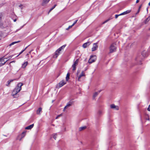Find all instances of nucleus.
<instances>
[{"instance_id": "4c0bfd02", "label": "nucleus", "mask_w": 150, "mask_h": 150, "mask_svg": "<svg viewBox=\"0 0 150 150\" xmlns=\"http://www.w3.org/2000/svg\"><path fill=\"white\" fill-rule=\"evenodd\" d=\"M119 16V15H115V18H117V17H118V16Z\"/></svg>"}, {"instance_id": "58836bf2", "label": "nucleus", "mask_w": 150, "mask_h": 150, "mask_svg": "<svg viewBox=\"0 0 150 150\" xmlns=\"http://www.w3.org/2000/svg\"><path fill=\"white\" fill-rule=\"evenodd\" d=\"M146 116L148 117V118H147V119L146 120H150V119H149V115H147Z\"/></svg>"}, {"instance_id": "5701e85b", "label": "nucleus", "mask_w": 150, "mask_h": 150, "mask_svg": "<svg viewBox=\"0 0 150 150\" xmlns=\"http://www.w3.org/2000/svg\"><path fill=\"white\" fill-rule=\"evenodd\" d=\"M66 46V44L62 46L61 47H59V48L61 50H63L64 49V48Z\"/></svg>"}, {"instance_id": "423d86ee", "label": "nucleus", "mask_w": 150, "mask_h": 150, "mask_svg": "<svg viewBox=\"0 0 150 150\" xmlns=\"http://www.w3.org/2000/svg\"><path fill=\"white\" fill-rule=\"evenodd\" d=\"M73 103V101H69L67 104V105L64 107L63 110L64 111L65 110L67 109L68 108L71 106Z\"/></svg>"}, {"instance_id": "e433bc0d", "label": "nucleus", "mask_w": 150, "mask_h": 150, "mask_svg": "<svg viewBox=\"0 0 150 150\" xmlns=\"http://www.w3.org/2000/svg\"><path fill=\"white\" fill-rule=\"evenodd\" d=\"M56 6H57L56 4H55L53 7H52L51 8H52V9H54L55 8V7Z\"/></svg>"}, {"instance_id": "b1692460", "label": "nucleus", "mask_w": 150, "mask_h": 150, "mask_svg": "<svg viewBox=\"0 0 150 150\" xmlns=\"http://www.w3.org/2000/svg\"><path fill=\"white\" fill-rule=\"evenodd\" d=\"M111 19H112V18H108V19H107V20H106V21H104V22H103L102 23V24H103L105 23H106L107 22H108V21L109 20H110Z\"/></svg>"}, {"instance_id": "4be33fe9", "label": "nucleus", "mask_w": 150, "mask_h": 150, "mask_svg": "<svg viewBox=\"0 0 150 150\" xmlns=\"http://www.w3.org/2000/svg\"><path fill=\"white\" fill-rule=\"evenodd\" d=\"M76 65L74 64L72 65V67L73 68L72 70L73 71H75L76 69Z\"/></svg>"}, {"instance_id": "8fccbe9b", "label": "nucleus", "mask_w": 150, "mask_h": 150, "mask_svg": "<svg viewBox=\"0 0 150 150\" xmlns=\"http://www.w3.org/2000/svg\"><path fill=\"white\" fill-rule=\"evenodd\" d=\"M16 21V19H14V22H15Z\"/></svg>"}, {"instance_id": "412c9836", "label": "nucleus", "mask_w": 150, "mask_h": 150, "mask_svg": "<svg viewBox=\"0 0 150 150\" xmlns=\"http://www.w3.org/2000/svg\"><path fill=\"white\" fill-rule=\"evenodd\" d=\"M86 126H84L82 127H80L79 128V130L81 131L85 129L86 128Z\"/></svg>"}, {"instance_id": "a878e982", "label": "nucleus", "mask_w": 150, "mask_h": 150, "mask_svg": "<svg viewBox=\"0 0 150 150\" xmlns=\"http://www.w3.org/2000/svg\"><path fill=\"white\" fill-rule=\"evenodd\" d=\"M79 60L78 59H77L76 61L74 62V64L76 65L78 64Z\"/></svg>"}, {"instance_id": "a19ab883", "label": "nucleus", "mask_w": 150, "mask_h": 150, "mask_svg": "<svg viewBox=\"0 0 150 150\" xmlns=\"http://www.w3.org/2000/svg\"><path fill=\"white\" fill-rule=\"evenodd\" d=\"M124 13H123V12L122 13H121L120 14H119V16H121V15H124Z\"/></svg>"}, {"instance_id": "f8f14e48", "label": "nucleus", "mask_w": 150, "mask_h": 150, "mask_svg": "<svg viewBox=\"0 0 150 150\" xmlns=\"http://www.w3.org/2000/svg\"><path fill=\"white\" fill-rule=\"evenodd\" d=\"M42 108L41 107L39 108L36 111V113L38 115H40V112H42Z\"/></svg>"}, {"instance_id": "393cba45", "label": "nucleus", "mask_w": 150, "mask_h": 150, "mask_svg": "<svg viewBox=\"0 0 150 150\" xmlns=\"http://www.w3.org/2000/svg\"><path fill=\"white\" fill-rule=\"evenodd\" d=\"M26 132H23L21 134V138H22L23 137L25 136V135Z\"/></svg>"}, {"instance_id": "ea45409f", "label": "nucleus", "mask_w": 150, "mask_h": 150, "mask_svg": "<svg viewBox=\"0 0 150 150\" xmlns=\"http://www.w3.org/2000/svg\"><path fill=\"white\" fill-rule=\"evenodd\" d=\"M52 8H51L50 9V10L48 12V13H49L51 11H52Z\"/></svg>"}, {"instance_id": "c756f323", "label": "nucleus", "mask_w": 150, "mask_h": 150, "mask_svg": "<svg viewBox=\"0 0 150 150\" xmlns=\"http://www.w3.org/2000/svg\"><path fill=\"white\" fill-rule=\"evenodd\" d=\"M7 83L6 84V86H9L10 83L9 81H8L7 82Z\"/></svg>"}, {"instance_id": "f257e3e1", "label": "nucleus", "mask_w": 150, "mask_h": 150, "mask_svg": "<svg viewBox=\"0 0 150 150\" xmlns=\"http://www.w3.org/2000/svg\"><path fill=\"white\" fill-rule=\"evenodd\" d=\"M23 85V83H18L17 86L13 90L12 93V95L14 97V98H15V96L21 91V86Z\"/></svg>"}, {"instance_id": "9b49d317", "label": "nucleus", "mask_w": 150, "mask_h": 150, "mask_svg": "<svg viewBox=\"0 0 150 150\" xmlns=\"http://www.w3.org/2000/svg\"><path fill=\"white\" fill-rule=\"evenodd\" d=\"M34 124H32L26 127L25 128V129H31L34 126Z\"/></svg>"}, {"instance_id": "6e6552de", "label": "nucleus", "mask_w": 150, "mask_h": 150, "mask_svg": "<svg viewBox=\"0 0 150 150\" xmlns=\"http://www.w3.org/2000/svg\"><path fill=\"white\" fill-rule=\"evenodd\" d=\"M98 43H94L93 44V47L92 48V51H94L96 50L98 47L97 45Z\"/></svg>"}, {"instance_id": "0eeeda50", "label": "nucleus", "mask_w": 150, "mask_h": 150, "mask_svg": "<svg viewBox=\"0 0 150 150\" xmlns=\"http://www.w3.org/2000/svg\"><path fill=\"white\" fill-rule=\"evenodd\" d=\"M50 0H42L41 5L43 6H45Z\"/></svg>"}, {"instance_id": "9d476101", "label": "nucleus", "mask_w": 150, "mask_h": 150, "mask_svg": "<svg viewBox=\"0 0 150 150\" xmlns=\"http://www.w3.org/2000/svg\"><path fill=\"white\" fill-rule=\"evenodd\" d=\"M110 108L112 109H115L116 110H118L119 107L115 105L114 104H112L110 105Z\"/></svg>"}, {"instance_id": "ddd939ff", "label": "nucleus", "mask_w": 150, "mask_h": 150, "mask_svg": "<svg viewBox=\"0 0 150 150\" xmlns=\"http://www.w3.org/2000/svg\"><path fill=\"white\" fill-rule=\"evenodd\" d=\"M100 91H99L98 92H96L93 95V99H95V98L98 95V94L100 93Z\"/></svg>"}, {"instance_id": "37998d69", "label": "nucleus", "mask_w": 150, "mask_h": 150, "mask_svg": "<svg viewBox=\"0 0 150 150\" xmlns=\"http://www.w3.org/2000/svg\"><path fill=\"white\" fill-rule=\"evenodd\" d=\"M13 80H8L11 83V82H12L13 81Z\"/></svg>"}, {"instance_id": "49530a36", "label": "nucleus", "mask_w": 150, "mask_h": 150, "mask_svg": "<svg viewBox=\"0 0 150 150\" xmlns=\"http://www.w3.org/2000/svg\"><path fill=\"white\" fill-rule=\"evenodd\" d=\"M139 0H137L136 1V3H138L139 2Z\"/></svg>"}, {"instance_id": "473e14b6", "label": "nucleus", "mask_w": 150, "mask_h": 150, "mask_svg": "<svg viewBox=\"0 0 150 150\" xmlns=\"http://www.w3.org/2000/svg\"><path fill=\"white\" fill-rule=\"evenodd\" d=\"M78 20H76L74 22L72 25V26H74L77 22Z\"/></svg>"}, {"instance_id": "20e7f679", "label": "nucleus", "mask_w": 150, "mask_h": 150, "mask_svg": "<svg viewBox=\"0 0 150 150\" xmlns=\"http://www.w3.org/2000/svg\"><path fill=\"white\" fill-rule=\"evenodd\" d=\"M96 59V55H92L91 56L89 59L88 62L90 64H91L95 61Z\"/></svg>"}, {"instance_id": "7c9ffc66", "label": "nucleus", "mask_w": 150, "mask_h": 150, "mask_svg": "<svg viewBox=\"0 0 150 150\" xmlns=\"http://www.w3.org/2000/svg\"><path fill=\"white\" fill-rule=\"evenodd\" d=\"M24 51V50H22L19 53V54L16 56V57H18L20 54H21Z\"/></svg>"}, {"instance_id": "f03ea898", "label": "nucleus", "mask_w": 150, "mask_h": 150, "mask_svg": "<svg viewBox=\"0 0 150 150\" xmlns=\"http://www.w3.org/2000/svg\"><path fill=\"white\" fill-rule=\"evenodd\" d=\"M116 44L115 43L111 44L109 47L110 53H112L115 52L116 50V47L115 46Z\"/></svg>"}, {"instance_id": "a211bd4d", "label": "nucleus", "mask_w": 150, "mask_h": 150, "mask_svg": "<svg viewBox=\"0 0 150 150\" xmlns=\"http://www.w3.org/2000/svg\"><path fill=\"white\" fill-rule=\"evenodd\" d=\"M150 20V16L148 17L145 20L144 22L145 24H146L147 22Z\"/></svg>"}, {"instance_id": "cd10ccee", "label": "nucleus", "mask_w": 150, "mask_h": 150, "mask_svg": "<svg viewBox=\"0 0 150 150\" xmlns=\"http://www.w3.org/2000/svg\"><path fill=\"white\" fill-rule=\"evenodd\" d=\"M7 59V58H4L3 57H2V58H0V59H1L2 60H2V63H3L4 62V63L5 62V59Z\"/></svg>"}, {"instance_id": "79ce46f5", "label": "nucleus", "mask_w": 150, "mask_h": 150, "mask_svg": "<svg viewBox=\"0 0 150 150\" xmlns=\"http://www.w3.org/2000/svg\"><path fill=\"white\" fill-rule=\"evenodd\" d=\"M30 45H28V46L27 47H26L25 48V49L23 50H24V51L27 48V47L30 46Z\"/></svg>"}, {"instance_id": "864d4df0", "label": "nucleus", "mask_w": 150, "mask_h": 150, "mask_svg": "<svg viewBox=\"0 0 150 150\" xmlns=\"http://www.w3.org/2000/svg\"><path fill=\"white\" fill-rule=\"evenodd\" d=\"M149 30L150 31V28H149Z\"/></svg>"}, {"instance_id": "bb28decb", "label": "nucleus", "mask_w": 150, "mask_h": 150, "mask_svg": "<svg viewBox=\"0 0 150 150\" xmlns=\"http://www.w3.org/2000/svg\"><path fill=\"white\" fill-rule=\"evenodd\" d=\"M57 136V134H54L53 136V138H54V139L55 140L56 139Z\"/></svg>"}, {"instance_id": "a18cd8bd", "label": "nucleus", "mask_w": 150, "mask_h": 150, "mask_svg": "<svg viewBox=\"0 0 150 150\" xmlns=\"http://www.w3.org/2000/svg\"><path fill=\"white\" fill-rule=\"evenodd\" d=\"M32 50H31L28 53V54H27V55H28L29 54H30V53H31V51H32Z\"/></svg>"}, {"instance_id": "dca6fc26", "label": "nucleus", "mask_w": 150, "mask_h": 150, "mask_svg": "<svg viewBox=\"0 0 150 150\" xmlns=\"http://www.w3.org/2000/svg\"><path fill=\"white\" fill-rule=\"evenodd\" d=\"M70 75V73H69V72L68 73L66 77V80L67 81H68L69 79Z\"/></svg>"}, {"instance_id": "39448f33", "label": "nucleus", "mask_w": 150, "mask_h": 150, "mask_svg": "<svg viewBox=\"0 0 150 150\" xmlns=\"http://www.w3.org/2000/svg\"><path fill=\"white\" fill-rule=\"evenodd\" d=\"M62 51V50L59 48L55 52V54L54 56V57L57 58L59 55L60 52Z\"/></svg>"}, {"instance_id": "c9c22d12", "label": "nucleus", "mask_w": 150, "mask_h": 150, "mask_svg": "<svg viewBox=\"0 0 150 150\" xmlns=\"http://www.w3.org/2000/svg\"><path fill=\"white\" fill-rule=\"evenodd\" d=\"M147 110L148 111H150V105H149L148 108L147 109Z\"/></svg>"}, {"instance_id": "de8ad7c7", "label": "nucleus", "mask_w": 150, "mask_h": 150, "mask_svg": "<svg viewBox=\"0 0 150 150\" xmlns=\"http://www.w3.org/2000/svg\"><path fill=\"white\" fill-rule=\"evenodd\" d=\"M142 5H141L140 6H139V9H140V8L141 7Z\"/></svg>"}, {"instance_id": "7ed1b4c3", "label": "nucleus", "mask_w": 150, "mask_h": 150, "mask_svg": "<svg viewBox=\"0 0 150 150\" xmlns=\"http://www.w3.org/2000/svg\"><path fill=\"white\" fill-rule=\"evenodd\" d=\"M66 83V82L64 80H62L57 84L56 87L57 88H59L62 87Z\"/></svg>"}, {"instance_id": "603ef678", "label": "nucleus", "mask_w": 150, "mask_h": 150, "mask_svg": "<svg viewBox=\"0 0 150 150\" xmlns=\"http://www.w3.org/2000/svg\"><path fill=\"white\" fill-rule=\"evenodd\" d=\"M23 26H22V27L20 28V29H21V28L23 27Z\"/></svg>"}, {"instance_id": "09e8293b", "label": "nucleus", "mask_w": 150, "mask_h": 150, "mask_svg": "<svg viewBox=\"0 0 150 150\" xmlns=\"http://www.w3.org/2000/svg\"><path fill=\"white\" fill-rule=\"evenodd\" d=\"M139 10H140V9H139V10H138V11H137V13H138L139 12Z\"/></svg>"}, {"instance_id": "c85d7f7f", "label": "nucleus", "mask_w": 150, "mask_h": 150, "mask_svg": "<svg viewBox=\"0 0 150 150\" xmlns=\"http://www.w3.org/2000/svg\"><path fill=\"white\" fill-rule=\"evenodd\" d=\"M2 13H0V26L1 25V17H2Z\"/></svg>"}, {"instance_id": "5fc2aeb1", "label": "nucleus", "mask_w": 150, "mask_h": 150, "mask_svg": "<svg viewBox=\"0 0 150 150\" xmlns=\"http://www.w3.org/2000/svg\"><path fill=\"white\" fill-rule=\"evenodd\" d=\"M12 62H13V61H12V62H11V63H12Z\"/></svg>"}, {"instance_id": "f704fd0d", "label": "nucleus", "mask_w": 150, "mask_h": 150, "mask_svg": "<svg viewBox=\"0 0 150 150\" xmlns=\"http://www.w3.org/2000/svg\"><path fill=\"white\" fill-rule=\"evenodd\" d=\"M62 115V114H60L59 115H58L56 117V119H57L59 117H60Z\"/></svg>"}, {"instance_id": "2eb2a0df", "label": "nucleus", "mask_w": 150, "mask_h": 150, "mask_svg": "<svg viewBox=\"0 0 150 150\" xmlns=\"http://www.w3.org/2000/svg\"><path fill=\"white\" fill-rule=\"evenodd\" d=\"M2 60L1 59H0V67H1L4 65L8 61V60L6 61L4 63H2Z\"/></svg>"}, {"instance_id": "c03bdc74", "label": "nucleus", "mask_w": 150, "mask_h": 150, "mask_svg": "<svg viewBox=\"0 0 150 150\" xmlns=\"http://www.w3.org/2000/svg\"><path fill=\"white\" fill-rule=\"evenodd\" d=\"M98 114H99V115H100V114H101V113L102 112H101V111H98Z\"/></svg>"}, {"instance_id": "aec40b11", "label": "nucleus", "mask_w": 150, "mask_h": 150, "mask_svg": "<svg viewBox=\"0 0 150 150\" xmlns=\"http://www.w3.org/2000/svg\"><path fill=\"white\" fill-rule=\"evenodd\" d=\"M19 42H20V41H16V42H12L11 44H10L9 45V46H11V45H13L14 44L16 43H18Z\"/></svg>"}, {"instance_id": "6ab92c4d", "label": "nucleus", "mask_w": 150, "mask_h": 150, "mask_svg": "<svg viewBox=\"0 0 150 150\" xmlns=\"http://www.w3.org/2000/svg\"><path fill=\"white\" fill-rule=\"evenodd\" d=\"M131 11V10H128L126 11H125L123 12V13H124V14L125 15V14H127L128 13H129Z\"/></svg>"}, {"instance_id": "72a5a7b5", "label": "nucleus", "mask_w": 150, "mask_h": 150, "mask_svg": "<svg viewBox=\"0 0 150 150\" xmlns=\"http://www.w3.org/2000/svg\"><path fill=\"white\" fill-rule=\"evenodd\" d=\"M73 26H72V25H71V26H69L68 28H67V29H67V30H69V28H72V27Z\"/></svg>"}, {"instance_id": "1a4fd4ad", "label": "nucleus", "mask_w": 150, "mask_h": 150, "mask_svg": "<svg viewBox=\"0 0 150 150\" xmlns=\"http://www.w3.org/2000/svg\"><path fill=\"white\" fill-rule=\"evenodd\" d=\"M91 44V42H87L84 43L82 45V47L83 48H86L88 46Z\"/></svg>"}, {"instance_id": "3c124183", "label": "nucleus", "mask_w": 150, "mask_h": 150, "mask_svg": "<svg viewBox=\"0 0 150 150\" xmlns=\"http://www.w3.org/2000/svg\"><path fill=\"white\" fill-rule=\"evenodd\" d=\"M149 5L150 6V2H149Z\"/></svg>"}, {"instance_id": "4468645a", "label": "nucleus", "mask_w": 150, "mask_h": 150, "mask_svg": "<svg viewBox=\"0 0 150 150\" xmlns=\"http://www.w3.org/2000/svg\"><path fill=\"white\" fill-rule=\"evenodd\" d=\"M27 62H24L22 65V67L23 68H25L28 64Z\"/></svg>"}, {"instance_id": "2f4dec72", "label": "nucleus", "mask_w": 150, "mask_h": 150, "mask_svg": "<svg viewBox=\"0 0 150 150\" xmlns=\"http://www.w3.org/2000/svg\"><path fill=\"white\" fill-rule=\"evenodd\" d=\"M13 56L14 55H10L7 58H8V60H9L11 59Z\"/></svg>"}, {"instance_id": "f3484780", "label": "nucleus", "mask_w": 150, "mask_h": 150, "mask_svg": "<svg viewBox=\"0 0 150 150\" xmlns=\"http://www.w3.org/2000/svg\"><path fill=\"white\" fill-rule=\"evenodd\" d=\"M85 75V74L83 71H82L81 72V74L78 77V80H79L82 76H83Z\"/></svg>"}]
</instances>
